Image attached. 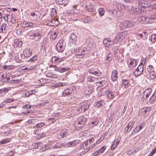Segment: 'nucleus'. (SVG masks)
Masks as SVG:
<instances>
[{"instance_id": "de8ad7c7", "label": "nucleus", "mask_w": 156, "mask_h": 156, "mask_svg": "<svg viewBox=\"0 0 156 156\" xmlns=\"http://www.w3.org/2000/svg\"><path fill=\"white\" fill-rule=\"evenodd\" d=\"M156 152V146L153 149L152 151L149 153L148 156H152Z\"/></svg>"}, {"instance_id": "f704fd0d", "label": "nucleus", "mask_w": 156, "mask_h": 156, "mask_svg": "<svg viewBox=\"0 0 156 156\" xmlns=\"http://www.w3.org/2000/svg\"><path fill=\"white\" fill-rule=\"evenodd\" d=\"M120 6L121 9L123 10H128L129 9V7L128 5L120 4Z\"/></svg>"}, {"instance_id": "c9c22d12", "label": "nucleus", "mask_w": 156, "mask_h": 156, "mask_svg": "<svg viewBox=\"0 0 156 156\" xmlns=\"http://www.w3.org/2000/svg\"><path fill=\"white\" fill-rule=\"evenodd\" d=\"M96 79L94 77L91 76H88L87 78V81L90 82H94L95 81Z\"/></svg>"}, {"instance_id": "e2e57ef3", "label": "nucleus", "mask_w": 156, "mask_h": 156, "mask_svg": "<svg viewBox=\"0 0 156 156\" xmlns=\"http://www.w3.org/2000/svg\"><path fill=\"white\" fill-rule=\"evenodd\" d=\"M8 141H9L8 140V139H5L4 140H2L0 141V144H5L6 142H8Z\"/></svg>"}, {"instance_id": "09e8293b", "label": "nucleus", "mask_w": 156, "mask_h": 156, "mask_svg": "<svg viewBox=\"0 0 156 156\" xmlns=\"http://www.w3.org/2000/svg\"><path fill=\"white\" fill-rule=\"evenodd\" d=\"M35 134L36 135H39V136H38L37 138L38 139H40L41 138L43 137H44V136H45V135L44 134H42V133H39L38 132H36L35 133Z\"/></svg>"}, {"instance_id": "7ed1b4c3", "label": "nucleus", "mask_w": 156, "mask_h": 156, "mask_svg": "<svg viewBox=\"0 0 156 156\" xmlns=\"http://www.w3.org/2000/svg\"><path fill=\"white\" fill-rule=\"evenodd\" d=\"M28 35L30 36V38L32 39H34L37 38V39L36 40V41H38L40 40L41 36V34L37 30L30 32L28 34Z\"/></svg>"}, {"instance_id": "49530a36", "label": "nucleus", "mask_w": 156, "mask_h": 156, "mask_svg": "<svg viewBox=\"0 0 156 156\" xmlns=\"http://www.w3.org/2000/svg\"><path fill=\"white\" fill-rule=\"evenodd\" d=\"M122 83L123 84V85L125 86V87H128V86H129V82L128 81V80L126 79L123 80H122Z\"/></svg>"}, {"instance_id": "774afa93", "label": "nucleus", "mask_w": 156, "mask_h": 156, "mask_svg": "<svg viewBox=\"0 0 156 156\" xmlns=\"http://www.w3.org/2000/svg\"><path fill=\"white\" fill-rule=\"evenodd\" d=\"M151 19L153 20V21H154V20L156 19V14H153L151 16Z\"/></svg>"}, {"instance_id": "680f3d73", "label": "nucleus", "mask_w": 156, "mask_h": 156, "mask_svg": "<svg viewBox=\"0 0 156 156\" xmlns=\"http://www.w3.org/2000/svg\"><path fill=\"white\" fill-rule=\"evenodd\" d=\"M31 105H30L26 104L23 107V108L24 109L30 108H31Z\"/></svg>"}, {"instance_id": "2f4dec72", "label": "nucleus", "mask_w": 156, "mask_h": 156, "mask_svg": "<svg viewBox=\"0 0 156 156\" xmlns=\"http://www.w3.org/2000/svg\"><path fill=\"white\" fill-rule=\"evenodd\" d=\"M56 2L58 4L63 5L66 3L67 0H56Z\"/></svg>"}, {"instance_id": "9b49d317", "label": "nucleus", "mask_w": 156, "mask_h": 156, "mask_svg": "<svg viewBox=\"0 0 156 156\" xmlns=\"http://www.w3.org/2000/svg\"><path fill=\"white\" fill-rule=\"evenodd\" d=\"M88 72L90 74H93L98 76H99L101 73L98 69L94 68L89 69Z\"/></svg>"}, {"instance_id": "1a4fd4ad", "label": "nucleus", "mask_w": 156, "mask_h": 156, "mask_svg": "<svg viewBox=\"0 0 156 156\" xmlns=\"http://www.w3.org/2000/svg\"><path fill=\"white\" fill-rule=\"evenodd\" d=\"M114 43L113 41H112L111 40L106 39H104L103 41V44L105 46L109 48H111Z\"/></svg>"}, {"instance_id": "e433bc0d", "label": "nucleus", "mask_w": 156, "mask_h": 156, "mask_svg": "<svg viewBox=\"0 0 156 156\" xmlns=\"http://www.w3.org/2000/svg\"><path fill=\"white\" fill-rule=\"evenodd\" d=\"M86 8L87 11L90 12L92 11L94 9L93 6L90 4L89 5H86Z\"/></svg>"}, {"instance_id": "58836bf2", "label": "nucleus", "mask_w": 156, "mask_h": 156, "mask_svg": "<svg viewBox=\"0 0 156 156\" xmlns=\"http://www.w3.org/2000/svg\"><path fill=\"white\" fill-rule=\"evenodd\" d=\"M98 11L100 16H102L104 15L105 10L103 8H100L98 9Z\"/></svg>"}, {"instance_id": "412c9836", "label": "nucleus", "mask_w": 156, "mask_h": 156, "mask_svg": "<svg viewBox=\"0 0 156 156\" xmlns=\"http://www.w3.org/2000/svg\"><path fill=\"white\" fill-rule=\"evenodd\" d=\"M119 27L121 30H124L127 28L126 21L121 23L119 25Z\"/></svg>"}, {"instance_id": "c85d7f7f", "label": "nucleus", "mask_w": 156, "mask_h": 156, "mask_svg": "<svg viewBox=\"0 0 156 156\" xmlns=\"http://www.w3.org/2000/svg\"><path fill=\"white\" fill-rule=\"evenodd\" d=\"M156 101V97L154 96V95H152L150 99L149 102L150 104H152L155 102Z\"/></svg>"}, {"instance_id": "f3484780", "label": "nucleus", "mask_w": 156, "mask_h": 156, "mask_svg": "<svg viewBox=\"0 0 156 156\" xmlns=\"http://www.w3.org/2000/svg\"><path fill=\"white\" fill-rule=\"evenodd\" d=\"M23 43L21 41L15 39L14 41V43L13 45L14 47H20L22 46Z\"/></svg>"}, {"instance_id": "f03ea898", "label": "nucleus", "mask_w": 156, "mask_h": 156, "mask_svg": "<svg viewBox=\"0 0 156 156\" xmlns=\"http://www.w3.org/2000/svg\"><path fill=\"white\" fill-rule=\"evenodd\" d=\"M127 34V31H126L119 33L114 38L113 41L114 43L116 44L119 43L126 36Z\"/></svg>"}, {"instance_id": "a878e982", "label": "nucleus", "mask_w": 156, "mask_h": 156, "mask_svg": "<svg viewBox=\"0 0 156 156\" xmlns=\"http://www.w3.org/2000/svg\"><path fill=\"white\" fill-rule=\"evenodd\" d=\"M154 22V21H153V20L151 19V17H149L145 16V23H152Z\"/></svg>"}, {"instance_id": "20e7f679", "label": "nucleus", "mask_w": 156, "mask_h": 156, "mask_svg": "<svg viewBox=\"0 0 156 156\" xmlns=\"http://www.w3.org/2000/svg\"><path fill=\"white\" fill-rule=\"evenodd\" d=\"M87 120V119L83 116L79 117L78 119L77 126L78 128L77 129H79L83 127Z\"/></svg>"}, {"instance_id": "ea45409f", "label": "nucleus", "mask_w": 156, "mask_h": 156, "mask_svg": "<svg viewBox=\"0 0 156 156\" xmlns=\"http://www.w3.org/2000/svg\"><path fill=\"white\" fill-rule=\"evenodd\" d=\"M45 123L44 122H40L39 123L36 125H35L34 126V128L36 127L37 128H40L41 127L44 126V125Z\"/></svg>"}, {"instance_id": "0eeeda50", "label": "nucleus", "mask_w": 156, "mask_h": 156, "mask_svg": "<svg viewBox=\"0 0 156 156\" xmlns=\"http://www.w3.org/2000/svg\"><path fill=\"white\" fill-rule=\"evenodd\" d=\"M63 40H60L56 45V48L57 51L59 52H63L64 50V46H63Z\"/></svg>"}, {"instance_id": "a211bd4d", "label": "nucleus", "mask_w": 156, "mask_h": 156, "mask_svg": "<svg viewBox=\"0 0 156 156\" xmlns=\"http://www.w3.org/2000/svg\"><path fill=\"white\" fill-rule=\"evenodd\" d=\"M72 91L70 89H67L64 90L62 93V94L63 96H66L70 95L72 93Z\"/></svg>"}, {"instance_id": "bb28decb", "label": "nucleus", "mask_w": 156, "mask_h": 156, "mask_svg": "<svg viewBox=\"0 0 156 156\" xmlns=\"http://www.w3.org/2000/svg\"><path fill=\"white\" fill-rule=\"evenodd\" d=\"M99 122L98 120L96 119H94L92 121L90 122L89 123L90 125H91L92 126L97 125Z\"/></svg>"}, {"instance_id": "6ab92c4d", "label": "nucleus", "mask_w": 156, "mask_h": 156, "mask_svg": "<svg viewBox=\"0 0 156 156\" xmlns=\"http://www.w3.org/2000/svg\"><path fill=\"white\" fill-rule=\"evenodd\" d=\"M119 13L121 14V15H122L123 14L120 11H117L116 10H114L111 12V14L113 16H116L118 17L120 16V15H119Z\"/></svg>"}, {"instance_id": "c03bdc74", "label": "nucleus", "mask_w": 156, "mask_h": 156, "mask_svg": "<svg viewBox=\"0 0 156 156\" xmlns=\"http://www.w3.org/2000/svg\"><path fill=\"white\" fill-rule=\"evenodd\" d=\"M68 68L62 67L58 69V71L61 73H63L67 70Z\"/></svg>"}, {"instance_id": "c756f323", "label": "nucleus", "mask_w": 156, "mask_h": 156, "mask_svg": "<svg viewBox=\"0 0 156 156\" xmlns=\"http://www.w3.org/2000/svg\"><path fill=\"white\" fill-rule=\"evenodd\" d=\"M151 90L149 89L146 90L144 92V95H146V98L147 99L149 97V96L151 94Z\"/></svg>"}, {"instance_id": "ddd939ff", "label": "nucleus", "mask_w": 156, "mask_h": 156, "mask_svg": "<svg viewBox=\"0 0 156 156\" xmlns=\"http://www.w3.org/2000/svg\"><path fill=\"white\" fill-rule=\"evenodd\" d=\"M131 9L132 11L135 13H138L142 11V8H141L139 6L138 4L137 6H136L134 7H131Z\"/></svg>"}, {"instance_id": "f257e3e1", "label": "nucleus", "mask_w": 156, "mask_h": 156, "mask_svg": "<svg viewBox=\"0 0 156 156\" xmlns=\"http://www.w3.org/2000/svg\"><path fill=\"white\" fill-rule=\"evenodd\" d=\"M94 138L91 137L88 140L84 142L80 145V149L85 153L87 152L95 146V143H94Z\"/></svg>"}, {"instance_id": "cd10ccee", "label": "nucleus", "mask_w": 156, "mask_h": 156, "mask_svg": "<svg viewBox=\"0 0 156 156\" xmlns=\"http://www.w3.org/2000/svg\"><path fill=\"white\" fill-rule=\"evenodd\" d=\"M149 40H151V41L154 43L156 41V34H152L149 37Z\"/></svg>"}, {"instance_id": "7c9ffc66", "label": "nucleus", "mask_w": 156, "mask_h": 156, "mask_svg": "<svg viewBox=\"0 0 156 156\" xmlns=\"http://www.w3.org/2000/svg\"><path fill=\"white\" fill-rule=\"evenodd\" d=\"M37 12L36 11L34 12H32L30 13V15L33 17L34 20L35 19L36 20L38 17V16L37 14Z\"/></svg>"}, {"instance_id": "dca6fc26", "label": "nucleus", "mask_w": 156, "mask_h": 156, "mask_svg": "<svg viewBox=\"0 0 156 156\" xmlns=\"http://www.w3.org/2000/svg\"><path fill=\"white\" fill-rule=\"evenodd\" d=\"M106 148L105 146L102 147L99 150H97L95 153L93 154V156H96L104 152Z\"/></svg>"}, {"instance_id": "4be33fe9", "label": "nucleus", "mask_w": 156, "mask_h": 156, "mask_svg": "<svg viewBox=\"0 0 156 156\" xmlns=\"http://www.w3.org/2000/svg\"><path fill=\"white\" fill-rule=\"evenodd\" d=\"M61 58H57L56 57H53L51 59V61L52 62H54L55 63H58L61 62Z\"/></svg>"}, {"instance_id": "0e129e2a", "label": "nucleus", "mask_w": 156, "mask_h": 156, "mask_svg": "<svg viewBox=\"0 0 156 156\" xmlns=\"http://www.w3.org/2000/svg\"><path fill=\"white\" fill-rule=\"evenodd\" d=\"M57 34L56 32H55L51 34V37L53 39H55L57 37Z\"/></svg>"}, {"instance_id": "79ce46f5", "label": "nucleus", "mask_w": 156, "mask_h": 156, "mask_svg": "<svg viewBox=\"0 0 156 156\" xmlns=\"http://www.w3.org/2000/svg\"><path fill=\"white\" fill-rule=\"evenodd\" d=\"M142 128V124H140L139 126H136L135 128V129L136 131L137 132H138Z\"/></svg>"}, {"instance_id": "9d476101", "label": "nucleus", "mask_w": 156, "mask_h": 156, "mask_svg": "<svg viewBox=\"0 0 156 156\" xmlns=\"http://www.w3.org/2000/svg\"><path fill=\"white\" fill-rule=\"evenodd\" d=\"M69 135L68 130L67 129H64L58 134V137L59 139H61L66 137Z\"/></svg>"}, {"instance_id": "aec40b11", "label": "nucleus", "mask_w": 156, "mask_h": 156, "mask_svg": "<svg viewBox=\"0 0 156 156\" xmlns=\"http://www.w3.org/2000/svg\"><path fill=\"white\" fill-rule=\"evenodd\" d=\"M77 40V38L76 35L73 33H71L70 36V41L73 43L75 42Z\"/></svg>"}, {"instance_id": "338daca9", "label": "nucleus", "mask_w": 156, "mask_h": 156, "mask_svg": "<svg viewBox=\"0 0 156 156\" xmlns=\"http://www.w3.org/2000/svg\"><path fill=\"white\" fill-rule=\"evenodd\" d=\"M31 94H30V93L29 91L26 92L25 93V95L26 97H30V96H31Z\"/></svg>"}, {"instance_id": "393cba45", "label": "nucleus", "mask_w": 156, "mask_h": 156, "mask_svg": "<svg viewBox=\"0 0 156 156\" xmlns=\"http://www.w3.org/2000/svg\"><path fill=\"white\" fill-rule=\"evenodd\" d=\"M6 17L7 18V20L8 19H11V22L12 23H16V20L15 18H14L12 15H9L7 14L6 16Z\"/></svg>"}, {"instance_id": "5701e85b", "label": "nucleus", "mask_w": 156, "mask_h": 156, "mask_svg": "<svg viewBox=\"0 0 156 156\" xmlns=\"http://www.w3.org/2000/svg\"><path fill=\"white\" fill-rule=\"evenodd\" d=\"M127 24V28H131L133 27L135 25L136 23L133 21H126Z\"/></svg>"}, {"instance_id": "4468645a", "label": "nucleus", "mask_w": 156, "mask_h": 156, "mask_svg": "<svg viewBox=\"0 0 156 156\" xmlns=\"http://www.w3.org/2000/svg\"><path fill=\"white\" fill-rule=\"evenodd\" d=\"M118 72L117 71L114 70L112 72L111 75V80L113 82H114L117 80L118 75Z\"/></svg>"}, {"instance_id": "473e14b6", "label": "nucleus", "mask_w": 156, "mask_h": 156, "mask_svg": "<svg viewBox=\"0 0 156 156\" xmlns=\"http://www.w3.org/2000/svg\"><path fill=\"white\" fill-rule=\"evenodd\" d=\"M136 65V62L135 60H131L129 62L130 67H135Z\"/></svg>"}, {"instance_id": "6e6552de", "label": "nucleus", "mask_w": 156, "mask_h": 156, "mask_svg": "<svg viewBox=\"0 0 156 156\" xmlns=\"http://www.w3.org/2000/svg\"><path fill=\"white\" fill-rule=\"evenodd\" d=\"M138 4L139 6L142 9V8L145 9L150 6V4L148 2L144 0H140L138 1Z\"/></svg>"}, {"instance_id": "bf43d9fd", "label": "nucleus", "mask_w": 156, "mask_h": 156, "mask_svg": "<svg viewBox=\"0 0 156 156\" xmlns=\"http://www.w3.org/2000/svg\"><path fill=\"white\" fill-rule=\"evenodd\" d=\"M23 27H29V25H28V22L26 21L23 22Z\"/></svg>"}, {"instance_id": "13d9d810", "label": "nucleus", "mask_w": 156, "mask_h": 156, "mask_svg": "<svg viewBox=\"0 0 156 156\" xmlns=\"http://www.w3.org/2000/svg\"><path fill=\"white\" fill-rule=\"evenodd\" d=\"M6 26V24H4L1 26L0 30H1L2 32L3 31V30H5Z\"/></svg>"}, {"instance_id": "8fccbe9b", "label": "nucleus", "mask_w": 156, "mask_h": 156, "mask_svg": "<svg viewBox=\"0 0 156 156\" xmlns=\"http://www.w3.org/2000/svg\"><path fill=\"white\" fill-rule=\"evenodd\" d=\"M147 69L149 73L153 71V66L152 65H149L147 68Z\"/></svg>"}, {"instance_id": "72a5a7b5", "label": "nucleus", "mask_w": 156, "mask_h": 156, "mask_svg": "<svg viewBox=\"0 0 156 156\" xmlns=\"http://www.w3.org/2000/svg\"><path fill=\"white\" fill-rule=\"evenodd\" d=\"M105 104L104 101H101L98 102L96 104V106L99 107L100 106H103Z\"/></svg>"}, {"instance_id": "37998d69", "label": "nucleus", "mask_w": 156, "mask_h": 156, "mask_svg": "<svg viewBox=\"0 0 156 156\" xmlns=\"http://www.w3.org/2000/svg\"><path fill=\"white\" fill-rule=\"evenodd\" d=\"M37 120L35 119H30L27 121V122L28 123H30L31 124H34L37 123L36 122Z\"/></svg>"}, {"instance_id": "b1692460", "label": "nucleus", "mask_w": 156, "mask_h": 156, "mask_svg": "<svg viewBox=\"0 0 156 156\" xmlns=\"http://www.w3.org/2000/svg\"><path fill=\"white\" fill-rule=\"evenodd\" d=\"M77 144V143L76 141H73L67 143V145L69 147H73L76 146Z\"/></svg>"}, {"instance_id": "a19ab883", "label": "nucleus", "mask_w": 156, "mask_h": 156, "mask_svg": "<svg viewBox=\"0 0 156 156\" xmlns=\"http://www.w3.org/2000/svg\"><path fill=\"white\" fill-rule=\"evenodd\" d=\"M112 54L109 53L106 56V60L108 62H110L112 60Z\"/></svg>"}, {"instance_id": "69168bd1", "label": "nucleus", "mask_w": 156, "mask_h": 156, "mask_svg": "<svg viewBox=\"0 0 156 156\" xmlns=\"http://www.w3.org/2000/svg\"><path fill=\"white\" fill-rule=\"evenodd\" d=\"M52 10L51 12V15L55 16L56 14V11L55 9H52Z\"/></svg>"}, {"instance_id": "052dcab7", "label": "nucleus", "mask_w": 156, "mask_h": 156, "mask_svg": "<svg viewBox=\"0 0 156 156\" xmlns=\"http://www.w3.org/2000/svg\"><path fill=\"white\" fill-rule=\"evenodd\" d=\"M14 99H10L9 98L8 99L6 100L5 102L7 103H9L11 102H13L14 101Z\"/></svg>"}, {"instance_id": "4c0bfd02", "label": "nucleus", "mask_w": 156, "mask_h": 156, "mask_svg": "<svg viewBox=\"0 0 156 156\" xmlns=\"http://www.w3.org/2000/svg\"><path fill=\"white\" fill-rule=\"evenodd\" d=\"M67 85V83H57L55 85V86L56 87H61L66 86Z\"/></svg>"}, {"instance_id": "39448f33", "label": "nucleus", "mask_w": 156, "mask_h": 156, "mask_svg": "<svg viewBox=\"0 0 156 156\" xmlns=\"http://www.w3.org/2000/svg\"><path fill=\"white\" fill-rule=\"evenodd\" d=\"M89 108V105L87 102H84L80 104V106L78 108L77 111L79 113H83L85 112Z\"/></svg>"}, {"instance_id": "864d4df0", "label": "nucleus", "mask_w": 156, "mask_h": 156, "mask_svg": "<svg viewBox=\"0 0 156 156\" xmlns=\"http://www.w3.org/2000/svg\"><path fill=\"white\" fill-rule=\"evenodd\" d=\"M135 124V122L133 121H131L129 122L128 123L129 126L130 127L129 132L131 129L133 127Z\"/></svg>"}, {"instance_id": "4d7b16f0", "label": "nucleus", "mask_w": 156, "mask_h": 156, "mask_svg": "<svg viewBox=\"0 0 156 156\" xmlns=\"http://www.w3.org/2000/svg\"><path fill=\"white\" fill-rule=\"evenodd\" d=\"M108 96L110 98H113V96H114V93L113 92L108 91Z\"/></svg>"}, {"instance_id": "5fc2aeb1", "label": "nucleus", "mask_w": 156, "mask_h": 156, "mask_svg": "<svg viewBox=\"0 0 156 156\" xmlns=\"http://www.w3.org/2000/svg\"><path fill=\"white\" fill-rule=\"evenodd\" d=\"M8 90V89L6 88L1 89L0 90V93H3L4 94L6 93Z\"/></svg>"}, {"instance_id": "2eb2a0df", "label": "nucleus", "mask_w": 156, "mask_h": 156, "mask_svg": "<svg viewBox=\"0 0 156 156\" xmlns=\"http://www.w3.org/2000/svg\"><path fill=\"white\" fill-rule=\"evenodd\" d=\"M32 53V51H31L29 48H27L25 49L23 52V55L24 56L27 58L31 56Z\"/></svg>"}, {"instance_id": "6e6d98bb", "label": "nucleus", "mask_w": 156, "mask_h": 156, "mask_svg": "<svg viewBox=\"0 0 156 156\" xmlns=\"http://www.w3.org/2000/svg\"><path fill=\"white\" fill-rule=\"evenodd\" d=\"M145 16H140L139 19V20L142 22L144 23L145 19Z\"/></svg>"}, {"instance_id": "423d86ee", "label": "nucleus", "mask_w": 156, "mask_h": 156, "mask_svg": "<svg viewBox=\"0 0 156 156\" xmlns=\"http://www.w3.org/2000/svg\"><path fill=\"white\" fill-rule=\"evenodd\" d=\"M144 66L143 63H140L134 72L136 76H138L142 74L144 70Z\"/></svg>"}, {"instance_id": "3c124183", "label": "nucleus", "mask_w": 156, "mask_h": 156, "mask_svg": "<svg viewBox=\"0 0 156 156\" xmlns=\"http://www.w3.org/2000/svg\"><path fill=\"white\" fill-rule=\"evenodd\" d=\"M47 41V39L46 38H44L43 39L41 42V46L42 47L46 45Z\"/></svg>"}, {"instance_id": "603ef678", "label": "nucleus", "mask_w": 156, "mask_h": 156, "mask_svg": "<svg viewBox=\"0 0 156 156\" xmlns=\"http://www.w3.org/2000/svg\"><path fill=\"white\" fill-rule=\"evenodd\" d=\"M150 78L151 79H154L156 77V74H155L154 73V72H152L151 73H150Z\"/></svg>"}, {"instance_id": "f8f14e48", "label": "nucleus", "mask_w": 156, "mask_h": 156, "mask_svg": "<svg viewBox=\"0 0 156 156\" xmlns=\"http://www.w3.org/2000/svg\"><path fill=\"white\" fill-rule=\"evenodd\" d=\"M85 49L86 48H84L83 50H81V54L75 55V57L77 58H83L84 57V55L87 54L88 52Z\"/></svg>"}, {"instance_id": "a18cd8bd", "label": "nucleus", "mask_w": 156, "mask_h": 156, "mask_svg": "<svg viewBox=\"0 0 156 156\" xmlns=\"http://www.w3.org/2000/svg\"><path fill=\"white\" fill-rule=\"evenodd\" d=\"M37 56H34L28 61V62H35L37 59Z\"/></svg>"}]
</instances>
